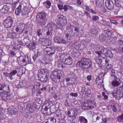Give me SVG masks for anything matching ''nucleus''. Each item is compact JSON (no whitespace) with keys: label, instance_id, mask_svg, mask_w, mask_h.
I'll list each match as a JSON object with an SVG mask.
<instances>
[{"label":"nucleus","instance_id":"1","mask_svg":"<svg viewBox=\"0 0 123 123\" xmlns=\"http://www.w3.org/2000/svg\"><path fill=\"white\" fill-rule=\"evenodd\" d=\"M92 62L88 58H82L77 63V66L84 69H88L91 67Z\"/></svg>","mask_w":123,"mask_h":123},{"label":"nucleus","instance_id":"2","mask_svg":"<svg viewBox=\"0 0 123 123\" xmlns=\"http://www.w3.org/2000/svg\"><path fill=\"white\" fill-rule=\"evenodd\" d=\"M47 14L45 12H42L38 13L36 17V22L37 26L42 27L46 24L47 21Z\"/></svg>","mask_w":123,"mask_h":123},{"label":"nucleus","instance_id":"3","mask_svg":"<svg viewBox=\"0 0 123 123\" xmlns=\"http://www.w3.org/2000/svg\"><path fill=\"white\" fill-rule=\"evenodd\" d=\"M118 73L117 72L113 70H111L110 71V76L112 78H114V80L112 82V85H123L122 82L119 78Z\"/></svg>","mask_w":123,"mask_h":123},{"label":"nucleus","instance_id":"4","mask_svg":"<svg viewBox=\"0 0 123 123\" xmlns=\"http://www.w3.org/2000/svg\"><path fill=\"white\" fill-rule=\"evenodd\" d=\"M48 74L46 69H41L38 71V79L43 83L47 82V79Z\"/></svg>","mask_w":123,"mask_h":123},{"label":"nucleus","instance_id":"5","mask_svg":"<svg viewBox=\"0 0 123 123\" xmlns=\"http://www.w3.org/2000/svg\"><path fill=\"white\" fill-rule=\"evenodd\" d=\"M62 75L61 71L60 70H55L51 75L50 78L52 81L55 82H59Z\"/></svg>","mask_w":123,"mask_h":123},{"label":"nucleus","instance_id":"6","mask_svg":"<svg viewBox=\"0 0 123 123\" xmlns=\"http://www.w3.org/2000/svg\"><path fill=\"white\" fill-rule=\"evenodd\" d=\"M57 24L60 27H63L66 25L67 23V18L66 17L62 14H59L57 16Z\"/></svg>","mask_w":123,"mask_h":123},{"label":"nucleus","instance_id":"7","mask_svg":"<svg viewBox=\"0 0 123 123\" xmlns=\"http://www.w3.org/2000/svg\"><path fill=\"white\" fill-rule=\"evenodd\" d=\"M13 24V20L12 18L10 16L8 17L3 22V25L6 28L11 27Z\"/></svg>","mask_w":123,"mask_h":123},{"label":"nucleus","instance_id":"8","mask_svg":"<svg viewBox=\"0 0 123 123\" xmlns=\"http://www.w3.org/2000/svg\"><path fill=\"white\" fill-rule=\"evenodd\" d=\"M75 78V75L74 74L73 72H71L70 74H68L66 77V81L67 85L72 84L74 83L72 80V79Z\"/></svg>","mask_w":123,"mask_h":123},{"label":"nucleus","instance_id":"9","mask_svg":"<svg viewBox=\"0 0 123 123\" xmlns=\"http://www.w3.org/2000/svg\"><path fill=\"white\" fill-rule=\"evenodd\" d=\"M48 25L51 28L53 29H55L58 31H60L61 33H62L64 29L63 27L58 26L56 25L53 22H51L48 24Z\"/></svg>","mask_w":123,"mask_h":123},{"label":"nucleus","instance_id":"10","mask_svg":"<svg viewBox=\"0 0 123 123\" xmlns=\"http://www.w3.org/2000/svg\"><path fill=\"white\" fill-rule=\"evenodd\" d=\"M44 51L47 53L49 55H51L55 54V49L53 47H46L44 50Z\"/></svg>","mask_w":123,"mask_h":123},{"label":"nucleus","instance_id":"11","mask_svg":"<svg viewBox=\"0 0 123 123\" xmlns=\"http://www.w3.org/2000/svg\"><path fill=\"white\" fill-rule=\"evenodd\" d=\"M39 43L42 45L47 46L50 45L51 44V41L47 40L44 38H40L39 40Z\"/></svg>","mask_w":123,"mask_h":123},{"label":"nucleus","instance_id":"12","mask_svg":"<svg viewBox=\"0 0 123 123\" xmlns=\"http://www.w3.org/2000/svg\"><path fill=\"white\" fill-rule=\"evenodd\" d=\"M105 5L108 10H112L114 9V4L112 0H106L105 2Z\"/></svg>","mask_w":123,"mask_h":123},{"label":"nucleus","instance_id":"13","mask_svg":"<svg viewBox=\"0 0 123 123\" xmlns=\"http://www.w3.org/2000/svg\"><path fill=\"white\" fill-rule=\"evenodd\" d=\"M17 73V71L15 70L12 71L10 73H8L5 72H4L3 74L6 77H7L8 78L12 80L13 79V76L16 74Z\"/></svg>","mask_w":123,"mask_h":123},{"label":"nucleus","instance_id":"14","mask_svg":"<svg viewBox=\"0 0 123 123\" xmlns=\"http://www.w3.org/2000/svg\"><path fill=\"white\" fill-rule=\"evenodd\" d=\"M53 40L55 43L59 44H65L67 43V41L60 37L55 36L53 38Z\"/></svg>","mask_w":123,"mask_h":123},{"label":"nucleus","instance_id":"15","mask_svg":"<svg viewBox=\"0 0 123 123\" xmlns=\"http://www.w3.org/2000/svg\"><path fill=\"white\" fill-rule=\"evenodd\" d=\"M92 104L90 102L89 103H88L87 101L85 102L83 105L82 106V108L84 110L91 109L92 107L95 106L94 105L92 107L90 105Z\"/></svg>","mask_w":123,"mask_h":123},{"label":"nucleus","instance_id":"16","mask_svg":"<svg viewBox=\"0 0 123 123\" xmlns=\"http://www.w3.org/2000/svg\"><path fill=\"white\" fill-rule=\"evenodd\" d=\"M36 43L35 42H32L30 43L27 47L30 51H33L36 48Z\"/></svg>","mask_w":123,"mask_h":123},{"label":"nucleus","instance_id":"17","mask_svg":"<svg viewBox=\"0 0 123 123\" xmlns=\"http://www.w3.org/2000/svg\"><path fill=\"white\" fill-rule=\"evenodd\" d=\"M7 91H4L3 92H1L0 93V96L2 97V98L4 99H11L12 97H9V96L7 95Z\"/></svg>","mask_w":123,"mask_h":123},{"label":"nucleus","instance_id":"18","mask_svg":"<svg viewBox=\"0 0 123 123\" xmlns=\"http://www.w3.org/2000/svg\"><path fill=\"white\" fill-rule=\"evenodd\" d=\"M10 7L7 5H4L0 10L1 12L3 14L8 13L9 11Z\"/></svg>","mask_w":123,"mask_h":123},{"label":"nucleus","instance_id":"19","mask_svg":"<svg viewBox=\"0 0 123 123\" xmlns=\"http://www.w3.org/2000/svg\"><path fill=\"white\" fill-rule=\"evenodd\" d=\"M77 49L73 50L71 53L72 56L75 59L78 58L80 55V52L77 50Z\"/></svg>","mask_w":123,"mask_h":123},{"label":"nucleus","instance_id":"20","mask_svg":"<svg viewBox=\"0 0 123 123\" xmlns=\"http://www.w3.org/2000/svg\"><path fill=\"white\" fill-rule=\"evenodd\" d=\"M17 60L18 64L21 66L25 65L24 63V56H20L17 58Z\"/></svg>","mask_w":123,"mask_h":123},{"label":"nucleus","instance_id":"21","mask_svg":"<svg viewBox=\"0 0 123 123\" xmlns=\"http://www.w3.org/2000/svg\"><path fill=\"white\" fill-rule=\"evenodd\" d=\"M73 60L70 56L68 55L66 59L65 60V64L67 65H70L72 64Z\"/></svg>","mask_w":123,"mask_h":123},{"label":"nucleus","instance_id":"22","mask_svg":"<svg viewBox=\"0 0 123 123\" xmlns=\"http://www.w3.org/2000/svg\"><path fill=\"white\" fill-rule=\"evenodd\" d=\"M30 11V10L27 6H24L23 8L22 11V15L25 16L27 15H28Z\"/></svg>","mask_w":123,"mask_h":123},{"label":"nucleus","instance_id":"23","mask_svg":"<svg viewBox=\"0 0 123 123\" xmlns=\"http://www.w3.org/2000/svg\"><path fill=\"white\" fill-rule=\"evenodd\" d=\"M117 48L119 50L123 48V41L121 39H119L117 41Z\"/></svg>","mask_w":123,"mask_h":123},{"label":"nucleus","instance_id":"24","mask_svg":"<svg viewBox=\"0 0 123 123\" xmlns=\"http://www.w3.org/2000/svg\"><path fill=\"white\" fill-rule=\"evenodd\" d=\"M104 4L103 0H96L95 4L98 8L102 7Z\"/></svg>","mask_w":123,"mask_h":123},{"label":"nucleus","instance_id":"25","mask_svg":"<svg viewBox=\"0 0 123 123\" xmlns=\"http://www.w3.org/2000/svg\"><path fill=\"white\" fill-rule=\"evenodd\" d=\"M24 60L25 65L29 63H32L31 58L28 56H24Z\"/></svg>","mask_w":123,"mask_h":123},{"label":"nucleus","instance_id":"26","mask_svg":"<svg viewBox=\"0 0 123 123\" xmlns=\"http://www.w3.org/2000/svg\"><path fill=\"white\" fill-rule=\"evenodd\" d=\"M65 35L67 39L69 40H71L73 36L72 31H68L67 33H65Z\"/></svg>","mask_w":123,"mask_h":123},{"label":"nucleus","instance_id":"27","mask_svg":"<svg viewBox=\"0 0 123 123\" xmlns=\"http://www.w3.org/2000/svg\"><path fill=\"white\" fill-rule=\"evenodd\" d=\"M104 33L106 35V37H110L112 36V31L110 29H108L107 30H104Z\"/></svg>","mask_w":123,"mask_h":123},{"label":"nucleus","instance_id":"28","mask_svg":"<svg viewBox=\"0 0 123 123\" xmlns=\"http://www.w3.org/2000/svg\"><path fill=\"white\" fill-rule=\"evenodd\" d=\"M117 39V38L116 37H111L108 39V42L110 44H113L116 42Z\"/></svg>","mask_w":123,"mask_h":123},{"label":"nucleus","instance_id":"29","mask_svg":"<svg viewBox=\"0 0 123 123\" xmlns=\"http://www.w3.org/2000/svg\"><path fill=\"white\" fill-rule=\"evenodd\" d=\"M79 121L80 123H87L88 121L84 117L80 116L79 117Z\"/></svg>","mask_w":123,"mask_h":123},{"label":"nucleus","instance_id":"30","mask_svg":"<svg viewBox=\"0 0 123 123\" xmlns=\"http://www.w3.org/2000/svg\"><path fill=\"white\" fill-rule=\"evenodd\" d=\"M84 6L85 7V9L90 12L94 13V14H96V13L92 9L90 8V7L86 5H85Z\"/></svg>","mask_w":123,"mask_h":123},{"label":"nucleus","instance_id":"31","mask_svg":"<svg viewBox=\"0 0 123 123\" xmlns=\"http://www.w3.org/2000/svg\"><path fill=\"white\" fill-rule=\"evenodd\" d=\"M81 92L83 94L86 95V96H88L91 93L89 89H87V90H86V91L84 88H82Z\"/></svg>","mask_w":123,"mask_h":123},{"label":"nucleus","instance_id":"32","mask_svg":"<svg viewBox=\"0 0 123 123\" xmlns=\"http://www.w3.org/2000/svg\"><path fill=\"white\" fill-rule=\"evenodd\" d=\"M113 54L111 52V51L108 49L105 56L107 57L111 58L113 57Z\"/></svg>","mask_w":123,"mask_h":123},{"label":"nucleus","instance_id":"33","mask_svg":"<svg viewBox=\"0 0 123 123\" xmlns=\"http://www.w3.org/2000/svg\"><path fill=\"white\" fill-rule=\"evenodd\" d=\"M17 26L23 32L25 28V25L23 23L18 24Z\"/></svg>","mask_w":123,"mask_h":123},{"label":"nucleus","instance_id":"34","mask_svg":"<svg viewBox=\"0 0 123 123\" xmlns=\"http://www.w3.org/2000/svg\"><path fill=\"white\" fill-rule=\"evenodd\" d=\"M108 50L107 48L102 46L101 47L100 50L102 54L105 55Z\"/></svg>","mask_w":123,"mask_h":123},{"label":"nucleus","instance_id":"35","mask_svg":"<svg viewBox=\"0 0 123 123\" xmlns=\"http://www.w3.org/2000/svg\"><path fill=\"white\" fill-rule=\"evenodd\" d=\"M22 6L20 5L16 9L15 13L16 15H18L21 12Z\"/></svg>","mask_w":123,"mask_h":123},{"label":"nucleus","instance_id":"36","mask_svg":"<svg viewBox=\"0 0 123 123\" xmlns=\"http://www.w3.org/2000/svg\"><path fill=\"white\" fill-rule=\"evenodd\" d=\"M68 56V55L66 54H61L60 56V60H61V61H63L64 60H65Z\"/></svg>","mask_w":123,"mask_h":123},{"label":"nucleus","instance_id":"37","mask_svg":"<svg viewBox=\"0 0 123 123\" xmlns=\"http://www.w3.org/2000/svg\"><path fill=\"white\" fill-rule=\"evenodd\" d=\"M106 38L105 36L103 34H101L99 36V39L100 41L102 42H104Z\"/></svg>","mask_w":123,"mask_h":123},{"label":"nucleus","instance_id":"38","mask_svg":"<svg viewBox=\"0 0 123 123\" xmlns=\"http://www.w3.org/2000/svg\"><path fill=\"white\" fill-rule=\"evenodd\" d=\"M5 88L6 90H9V88L7 85H0V91L2 90Z\"/></svg>","mask_w":123,"mask_h":123},{"label":"nucleus","instance_id":"39","mask_svg":"<svg viewBox=\"0 0 123 123\" xmlns=\"http://www.w3.org/2000/svg\"><path fill=\"white\" fill-rule=\"evenodd\" d=\"M100 75L99 76V77H97L96 79V82L97 85H102V83H103V81L102 80L100 79Z\"/></svg>","mask_w":123,"mask_h":123},{"label":"nucleus","instance_id":"40","mask_svg":"<svg viewBox=\"0 0 123 123\" xmlns=\"http://www.w3.org/2000/svg\"><path fill=\"white\" fill-rule=\"evenodd\" d=\"M115 2L116 7L119 8L121 7L122 3L121 2L118 0H115Z\"/></svg>","mask_w":123,"mask_h":123},{"label":"nucleus","instance_id":"41","mask_svg":"<svg viewBox=\"0 0 123 123\" xmlns=\"http://www.w3.org/2000/svg\"><path fill=\"white\" fill-rule=\"evenodd\" d=\"M101 58H101H100L99 57H96L95 59L97 63L99 65H100L101 64L102 62Z\"/></svg>","mask_w":123,"mask_h":123},{"label":"nucleus","instance_id":"42","mask_svg":"<svg viewBox=\"0 0 123 123\" xmlns=\"http://www.w3.org/2000/svg\"><path fill=\"white\" fill-rule=\"evenodd\" d=\"M92 49L96 50H98L99 49V48L98 47V45L94 43H92L90 46Z\"/></svg>","mask_w":123,"mask_h":123},{"label":"nucleus","instance_id":"43","mask_svg":"<svg viewBox=\"0 0 123 123\" xmlns=\"http://www.w3.org/2000/svg\"><path fill=\"white\" fill-rule=\"evenodd\" d=\"M43 5L44 6L47 5L46 7L48 8H49L51 6V3L49 1L47 0L43 3Z\"/></svg>","mask_w":123,"mask_h":123},{"label":"nucleus","instance_id":"44","mask_svg":"<svg viewBox=\"0 0 123 123\" xmlns=\"http://www.w3.org/2000/svg\"><path fill=\"white\" fill-rule=\"evenodd\" d=\"M8 35L10 38H14L16 37V34L15 32L10 33Z\"/></svg>","mask_w":123,"mask_h":123},{"label":"nucleus","instance_id":"45","mask_svg":"<svg viewBox=\"0 0 123 123\" xmlns=\"http://www.w3.org/2000/svg\"><path fill=\"white\" fill-rule=\"evenodd\" d=\"M21 43L23 45L25 46L28 43V41L27 39L26 38L24 39Z\"/></svg>","mask_w":123,"mask_h":123},{"label":"nucleus","instance_id":"46","mask_svg":"<svg viewBox=\"0 0 123 123\" xmlns=\"http://www.w3.org/2000/svg\"><path fill=\"white\" fill-rule=\"evenodd\" d=\"M109 107H110V108L114 112H117V109L114 105H109Z\"/></svg>","mask_w":123,"mask_h":123},{"label":"nucleus","instance_id":"47","mask_svg":"<svg viewBox=\"0 0 123 123\" xmlns=\"http://www.w3.org/2000/svg\"><path fill=\"white\" fill-rule=\"evenodd\" d=\"M51 30H48L46 32V37L47 38H49V37H51Z\"/></svg>","mask_w":123,"mask_h":123},{"label":"nucleus","instance_id":"48","mask_svg":"<svg viewBox=\"0 0 123 123\" xmlns=\"http://www.w3.org/2000/svg\"><path fill=\"white\" fill-rule=\"evenodd\" d=\"M85 48V46L83 44H80L79 47V48L78 49L79 50L82 51Z\"/></svg>","mask_w":123,"mask_h":123},{"label":"nucleus","instance_id":"49","mask_svg":"<svg viewBox=\"0 0 123 123\" xmlns=\"http://www.w3.org/2000/svg\"><path fill=\"white\" fill-rule=\"evenodd\" d=\"M40 53L38 52H37V54H35L34 56L33 57V59L34 61H35L36 60L37 58L40 55Z\"/></svg>","mask_w":123,"mask_h":123},{"label":"nucleus","instance_id":"50","mask_svg":"<svg viewBox=\"0 0 123 123\" xmlns=\"http://www.w3.org/2000/svg\"><path fill=\"white\" fill-rule=\"evenodd\" d=\"M95 52L98 54V55L99 56V58H100V57H102L103 58H105V57H104L102 56V54L100 51H95Z\"/></svg>","mask_w":123,"mask_h":123},{"label":"nucleus","instance_id":"51","mask_svg":"<svg viewBox=\"0 0 123 123\" xmlns=\"http://www.w3.org/2000/svg\"><path fill=\"white\" fill-rule=\"evenodd\" d=\"M74 110V109L73 108L71 109L69 111H68L67 112V114L70 117H72V115L71 114V113Z\"/></svg>","mask_w":123,"mask_h":123},{"label":"nucleus","instance_id":"52","mask_svg":"<svg viewBox=\"0 0 123 123\" xmlns=\"http://www.w3.org/2000/svg\"><path fill=\"white\" fill-rule=\"evenodd\" d=\"M37 35L39 37L42 35V33L41 31V29H39L37 30Z\"/></svg>","mask_w":123,"mask_h":123},{"label":"nucleus","instance_id":"53","mask_svg":"<svg viewBox=\"0 0 123 123\" xmlns=\"http://www.w3.org/2000/svg\"><path fill=\"white\" fill-rule=\"evenodd\" d=\"M16 31L19 34L22 33L23 31L17 26L15 29Z\"/></svg>","mask_w":123,"mask_h":123},{"label":"nucleus","instance_id":"54","mask_svg":"<svg viewBox=\"0 0 123 123\" xmlns=\"http://www.w3.org/2000/svg\"><path fill=\"white\" fill-rule=\"evenodd\" d=\"M90 102L91 103H92V104H91V105H90L92 107V106H94V105L95 106H94V107H92V108H91V109H93V108H94L96 107V105H95L96 103L94 101H88V103H89Z\"/></svg>","mask_w":123,"mask_h":123},{"label":"nucleus","instance_id":"55","mask_svg":"<svg viewBox=\"0 0 123 123\" xmlns=\"http://www.w3.org/2000/svg\"><path fill=\"white\" fill-rule=\"evenodd\" d=\"M98 29V28H96L95 29H92L91 30V31L89 33H95L97 34L98 31H96V30Z\"/></svg>","mask_w":123,"mask_h":123},{"label":"nucleus","instance_id":"56","mask_svg":"<svg viewBox=\"0 0 123 123\" xmlns=\"http://www.w3.org/2000/svg\"><path fill=\"white\" fill-rule=\"evenodd\" d=\"M99 19V17L96 16H93L92 18V20L93 21L97 20H98Z\"/></svg>","mask_w":123,"mask_h":123},{"label":"nucleus","instance_id":"57","mask_svg":"<svg viewBox=\"0 0 123 123\" xmlns=\"http://www.w3.org/2000/svg\"><path fill=\"white\" fill-rule=\"evenodd\" d=\"M51 62V60L49 59H46L45 60V62L44 63V64H49Z\"/></svg>","mask_w":123,"mask_h":123},{"label":"nucleus","instance_id":"58","mask_svg":"<svg viewBox=\"0 0 123 123\" xmlns=\"http://www.w3.org/2000/svg\"><path fill=\"white\" fill-rule=\"evenodd\" d=\"M105 66L106 67V68L107 69H110L111 68V65H110V67L109 68V65L108 64V62L106 60L105 61Z\"/></svg>","mask_w":123,"mask_h":123},{"label":"nucleus","instance_id":"59","mask_svg":"<svg viewBox=\"0 0 123 123\" xmlns=\"http://www.w3.org/2000/svg\"><path fill=\"white\" fill-rule=\"evenodd\" d=\"M70 95L74 97H77L78 96V94L77 93H74L73 92H71L70 94Z\"/></svg>","mask_w":123,"mask_h":123},{"label":"nucleus","instance_id":"60","mask_svg":"<svg viewBox=\"0 0 123 123\" xmlns=\"http://www.w3.org/2000/svg\"><path fill=\"white\" fill-rule=\"evenodd\" d=\"M57 66L59 68L62 67V68H64V66L62 63H57Z\"/></svg>","mask_w":123,"mask_h":123},{"label":"nucleus","instance_id":"61","mask_svg":"<svg viewBox=\"0 0 123 123\" xmlns=\"http://www.w3.org/2000/svg\"><path fill=\"white\" fill-rule=\"evenodd\" d=\"M89 35L90 36L93 37H95L96 36L97 34L95 33H89Z\"/></svg>","mask_w":123,"mask_h":123},{"label":"nucleus","instance_id":"62","mask_svg":"<svg viewBox=\"0 0 123 123\" xmlns=\"http://www.w3.org/2000/svg\"><path fill=\"white\" fill-rule=\"evenodd\" d=\"M120 93L121 94H118V93H117V94H116L115 95L117 97L120 98L123 96V94L121 93Z\"/></svg>","mask_w":123,"mask_h":123},{"label":"nucleus","instance_id":"63","mask_svg":"<svg viewBox=\"0 0 123 123\" xmlns=\"http://www.w3.org/2000/svg\"><path fill=\"white\" fill-rule=\"evenodd\" d=\"M109 20L111 22L114 24H116L117 23V22L115 20L112 19Z\"/></svg>","mask_w":123,"mask_h":123},{"label":"nucleus","instance_id":"64","mask_svg":"<svg viewBox=\"0 0 123 123\" xmlns=\"http://www.w3.org/2000/svg\"><path fill=\"white\" fill-rule=\"evenodd\" d=\"M120 62L123 65V56H121L120 58Z\"/></svg>","mask_w":123,"mask_h":123}]
</instances>
